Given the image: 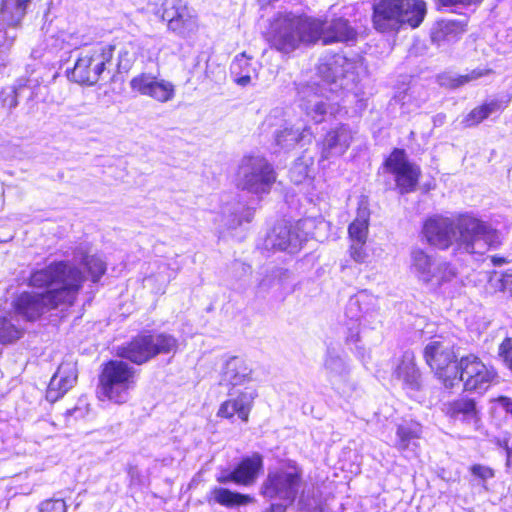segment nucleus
<instances>
[{
    "label": "nucleus",
    "mask_w": 512,
    "mask_h": 512,
    "mask_svg": "<svg viewBox=\"0 0 512 512\" xmlns=\"http://www.w3.org/2000/svg\"><path fill=\"white\" fill-rule=\"evenodd\" d=\"M54 430V424L48 420H40L33 425V433L37 441L50 437Z\"/></svg>",
    "instance_id": "obj_42"
},
{
    "label": "nucleus",
    "mask_w": 512,
    "mask_h": 512,
    "mask_svg": "<svg viewBox=\"0 0 512 512\" xmlns=\"http://www.w3.org/2000/svg\"><path fill=\"white\" fill-rule=\"evenodd\" d=\"M209 503H216L221 506L232 508L235 506L245 505L252 501L248 495H243L237 492H232L229 489L222 487H214L207 495Z\"/></svg>",
    "instance_id": "obj_31"
},
{
    "label": "nucleus",
    "mask_w": 512,
    "mask_h": 512,
    "mask_svg": "<svg viewBox=\"0 0 512 512\" xmlns=\"http://www.w3.org/2000/svg\"><path fill=\"white\" fill-rule=\"evenodd\" d=\"M492 262L494 265H502L503 263H505V259L494 256L492 257Z\"/></svg>",
    "instance_id": "obj_56"
},
{
    "label": "nucleus",
    "mask_w": 512,
    "mask_h": 512,
    "mask_svg": "<svg viewBox=\"0 0 512 512\" xmlns=\"http://www.w3.org/2000/svg\"><path fill=\"white\" fill-rule=\"evenodd\" d=\"M488 118L483 105L474 108L462 121L465 127H471Z\"/></svg>",
    "instance_id": "obj_46"
},
{
    "label": "nucleus",
    "mask_w": 512,
    "mask_h": 512,
    "mask_svg": "<svg viewBox=\"0 0 512 512\" xmlns=\"http://www.w3.org/2000/svg\"><path fill=\"white\" fill-rule=\"evenodd\" d=\"M327 381L338 394L348 396L354 390L351 380V367L348 361L336 350L328 349L324 360Z\"/></svg>",
    "instance_id": "obj_17"
},
{
    "label": "nucleus",
    "mask_w": 512,
    "mask_h": 512,
    "mask_svg": "<svg viewBox=\"0 0 512 512\" xmlns=\"http://www.w3.org/2000/svg\"><path fill=\"white\" fill-rule=\"evenodd\" d=\"M261 64L245 53L237 55L231 63L230 71L235 83L245 87L258 79Z\"/></svg>",
    "instance_id": "obj_24"
},
{
    "label": "nucleus",
    "mask_w": 512,
    "mask_h": 512,
    "mask_svg": "<svg viewBox=\"0 0 512 512\" xmlns=\"http://www.w3.org/2000/svg\"><path fill=\"white\" fill-rule=\"evenodd\" d=\"M52 39L53 46L59 50L75 49L85 42L84 36L75 27L60 29Z\"/></svg>",
    "instance_id": "obj_34"
},
{
    "label": "nucleus",
    "mask_w": 512,
    "mask_h": 512,
    "mask_svg": "<svg viewBox=\"0 0 512 512\" xmlns=\"http://www.w3.org/2000/svg\"><path fill=\"white\" fill-rule=\"evenodd\" d=\"M290 179L296 184H301L309 175V167L302 161L294 163L290 169Z\"/></svg>",
    "instance_id": "obj_43"
},
{
    "label": "nucleus",
    "mask_w": 512,
    "mask_h": 512,
    "mask_svg": "<svg viewBox=\"0 0 512 512\" xmlns=\"http://www.w3.org/2000/svg\"><path fill=\"white\" fill-rule=\"evenodd\" d=\"M263 128H275V143L281 150L289 151L296 145L310 142L312 132L301 119H295L282 109H274L263 122Z\"/></svg>",
    "instance_id": "obj_11"
},
{
    "label": "nucleus",
    "mask_w": 512,
    "mask_h": 512,
    "mask_svg": "<svg viewBox=\"0 0 512 512\" xmlns=\"http://www.w3.org/2000/svg\"><path fill=\"white\" fill-rule=\"evenodd\" d=\"M426 14V4L422 0H401L400 23L418 27Z\"/></svg>",
    "instance_id": "obj_32"
},
{
    "label": "nucleus",
    "mask_w": 512,
    "mask_h": 512,
    "mask_svg": "<svg viewBox=\"0 0 512 512\" xmlns=\"http://www.w3.org/2000/svg\"><path fill=\"white\" fill-rule=\"evenodd\" d=\"M287 506L288 505H286L284 503L272 504L270 506V508L268 510H266L265 512H285Z\"/></svg>",
    "instance_id": "obj_53"
},
{
    "label": "nucleus",
    "mask_w": 512,
    "mask_h": 512,
    "mask_svg": "<svg viewBox=\"0 0 512 512\" xmlns=\"http://www.w3.org/2000/svg\"><path fill=\"white\" fill-rule=\"evenodd\" d=\"M471 472L474 476L480 478L483 481L494 477V471L490 467L479 465V464L473 465L471 467Z\"/></svg>",
    "instance_id": "obj_49"
},
{
    "label": "nucleus",
    "mask_w": 512,
    "mask_h": 512,
    "mask_svg": "<svg viewBox=\"0 0 512 512\" xmlns=\"http://www.w3.org/2000/svg\"><path fill=\"white\" fill-rule=\"evenodd\" d=\"M375 297L367 291H360L350 297L345 307V340L347 344L360 342L362 327L370 324L375 317Z\"/></svg>",
    "instance_id": "obj_14"
},
{
    "label": "nucleus",
    "mask_w": 512,
    "mask_h": 512,
    "mask_svg": "<svg viewBox=\"0 0 512 512\" xmlns=\"http://www.w3.org/2000/svg\"><path fill=\"white\" fill-rule=\"evenodd\" d=\"M370 213L367 207H360L357 217L348 227V234L351 242H366L369 231Z\"/></svg>",
    "instance_id": "obj_35"
},
{
    "label": "nucleus",
    "mask_w": 512,
    "mask_h": 512,
    "mask_svg": "<svg viewBox=\"0 0 512 512\" xmlns=\"http://www.w3.org/2000/svg\"><path fill=\"white\" fill-rule=\"evenodd\" d=\"M114 48L107 44H96L82 49L74 67L67 71L68 78L78 84L92 86L96 84L111 62Z\"/></svg>",
    "instance_id": "obj_8"
},
{
    "label": "nucleus",
    "mask_w": 512,
    "mask_h": 512,
    "mask_svg": "<svg viewBox=\"0 0 512 512\" xmlns=\"http://www.w3.org/2000/svg\"><path fill=\"white\" fill-rule=\"evenodd\" d=\"M276 181L273 166L262 156L250 155L241 159L235 175L237 188L261 198L268 194Z\"/></svg>",
    "instance_id": "obj_6"
},
{
    "label": "nucleus",
    "mask_w": 512,
    "mask_h": 512,
    "mask_svg": "<svg viewBox=\"0 0 512 512\" xmlns=\"http://www.w3.org/2000/svg\"><path fill=\"white\" fill-rule=\"evenodd\" d=\"M77 380L75 365L70 362L62 363L56 373L50 380L46 398L50 402H55L70 390Z\"/></svg>",
    "instance_id": "obj_23"
},
{
    "label": "nucleus",
    "mask_w": 512,
    "mask_h": 512,
    "mask_svg": "<svg viewBox=\"0 0 512 512\" xmlns=\"http://www.w3.org/2000/svg\"><path fill=\"white\" fill-rule=\"evenodd\" d=\"M174 96L175 86L173 83L165 79H158L150 97L158 102L166 103L171 101Z\"/></svg>",
    "instance_id": "obj_39"
},
{
    "label": "nucleus",
    "mask_w": 512,
    "mask_h": 512,
    "mask_svg": "<svg viewBox=\"0 0 512 512\" xmlns=\"http://www.w3.org/2000/svg\"><path fill=\"white\" fill-rule=\"evenodd\" d=\"M137 370L122 360L107 362L99 377L97 397L115 404H124L136 387Z\"/></svg>",
    "instance_id": "obj_5"
},
{
    "label": "nucleus",
    "mask_w": 512,
    "mask_h": 512,
    "mask_svg": "<svg viewBox=\"0 0 512 512\" xmlns=\"http://www.w3.org/2000/svg\"><path fill=\"white\" fill-rule=\"evenodd\" d=\"M497 401L506 410L507 413H510L512 415V399L511 398L501 396L498 398Z\"/></svg>",
    "instance_id": "obj_52"
},
{
    "label": "nucleus",
    "mask_w": 512,
    "mask_h": 512,
    "mask_svg": "<svg viewBox=\"0 0 512 512\" xmlns=\"http://www.w3.org/2000/svg\"><path fill=\"white\" fill-rule=\"evenodd\" d=\"M422 428L420 424L416 422H409L399 425L397 428L398 441L396 447L406 457H412L417 455L418 440L421 436Z\"/></svg>",
    "instance_id": "obj_28"
},
{
    "label": "nucleus",
    "mask_w": 512,
    "mask_h": 512,
    "mask_svg": "<svg viewBox=\"0 0 512 512\" xmlns=\"http://www.w3.org/2000/svg\"><path fill=\"white\" fill-rule=\"evenodd\" d=\"M174 275L175 273L167 263L162 260H155L149 264L148 274L143 278V285L155 293H161L164 292L165 287Z\"/></svg>",
    "instance_id": "obj_27"
},
{
    "label": "nucleus",
    "mask_w": 512,
    "mask_h": 512,
    "mask_svg": "<svg viewBox=\"0 0 512 512\" xmlns=\"http://www.w3.org/2000/svg\"><path fill=\"white\" fill-rule=\"evenodd\" d=\"M355 36L354 30L343 18L330 23L319 18L292 11H278L270 19L265 38L272 48L290 54L302 44H323L348 41Z\"/></svg>",
    "instance_id": "obj_2"
},
{
    "label": "nucleus",
    "mask_w": 512,
    "mask_h": 512,
    "mask_svg": "<svg viewBox=\"0 0 512 512\" xmlns=\"http://www.w3.org/2000/svg\"><path fill=\"white\" fill-rule=\"evenodd\" d=\"M490 283L498 290L509 292L512 295V272H505L501 275L495 272L490 277Z\"/></svg>",
    "instance_id": "obj_41"
},
{
    "label": "nucleus",
    "mask_w": 512,
    "mask_h": 512,
    "mask_svg": "<svg viewBox=\"0 0 512 512\" xmlns=\"http://www.w3.org/2000/svg\"><path fill=\"white\" fill-rule=\"evenodd\" d=\"M162 19L167 22L168 30L184 38L198 29L196 14L183 0H165Z\"/></svg>",
    "instance_id": "obj_16"
},
{
    "label": "nucleus",
    "mask_w": 512,
    "mask_h": 512,
    "mask_svg": "<svg viewBox=\"0 0 512 512\" xmlns=\"http://www.w3.org/2000/svg\"><path fill=\"white\" fill-rule=\"evenodd\" d=\"M78 411H79V409H78V408H75V409H73V410H69L68 412H69V414H70L71 416H75V417H77V416H78Z\"/></svg>",
    "instance_id": "obj_57"
},
{
    "label": "nucleus",
    "mask_w": 512,
    "mask_h": 512,
    "mask_svg": "<svg viewBox=\"0 0 512 512\" xmlns=\"http://www.w3.org/2000/svg\"><path fill=\"white\" fill-rule=\"evenodd\" d=\"M387 169L395 175V181L402 194L415 189L420 169L410 163L403 150L395 149L385 161Z\"/></svg>",
    "instance_id": "obj_18"
},
{
    "label": "nucleus",
    "mask_w": 512,
    "mask_h": 512,
    "mask_svg": "<svg viewBox=\"0 0 512 512\" xmlns=\"http://www.w3.org/2000/svg\"><path fill=\"white\" fill-rule=\"evenodd\" d=\"M424 357L430 368L449 388V382L458 368L453 345L442 337H437L425 347Z\"/></svg>",
    "instance_id": "obj_15"
},
{
    "label": "nucleus",
    "mask_w": 512,
    "mask_h": 512,
    "mask_svg": "<svg viewBox=\"0 0 512 512\" xmlns=\"http://www.w3.org/2000/svg\"><path fill=\"white\" fill-rule=\"evenodd\" d=\"M483 107L488 117L500 112L503 109L502 103L498 100H491L489 102H486L483 104Z\"/></svg>",
    "instance_id": "obj_50"
},
{
    "label": "nucleus",
    "mask_w": 512,
    "mask_h": 512,
    "mask_svg": "<svg viewBox=\"0 0 512 512\" xmlns=\"http://www.w3.org/2000/svg\"><path fill=\"white\" fill-rule=\"evenodd\" d=\"M302 470L294 461H286L279 467L270 469L262 483L261 494L269 500L291 504L300 489Z\"/></svg>",
    "instance_id": "obj_7"
},
{
    "label": "nucleus",
    "mask_w": 512,
    "mask_h": 512,
    "mask_svg": "<svg viewBox=\"0 0 512 512\" xmlns=\"http://www.w3.org/2000/svg\"><path fill=\"white\" fill-rule=\"evenodd\" d=\"M254 212L239 202L228 203L222 210V222L228 229H235L243 223H249L253 218Z\"/></svg>",
    "instance_id": "obj_30"
},
{
    "label": "nucleus",
    "mask_w": 512,
    "mask_h": 512,
    "mask_svg": "<svg viewBox=\"0 0 512 512\" xmlns=\"http://www.w3.org/2000/svg\"><path fill=\"white\" fill-rule=\"evenodd\" d=\"M447 414L461 421H471L476 417L475 403L471 399H459L448 404Z\"/></svg>",
    "instance_id": "obj_36"
},
{
    "label": "nucleus",
    "mask_w": 512,
    "mask_h": 512,
    "mask_svg": "<svg viewBox=\"0 0 512 512\" xmlns=\"http://www.w3.org/2000/svg\"><path fill=\"white\" fill-rule=\"evenodd\" d=\"M39 512H67V505L63 499H48L40 503Z\"/></svg>",
    "instance_id": "obj_45"
},
{
    "label": "nucleus",
    "mask_w": 512,
    "mask_h": 512,
    "mask_svg": "<svg viewBox=\"0 0 512 512\" xmlns=\"http://www.w3.org/2000/svg\"><path fill=\"white\" fill-rule=\"evenodd\" d=\"M262 468L263 459L260 454L255 453L250 457L244 458L234 469L237 484L247 486L254 483Z\"/></svg>",
    "instance_id": "obj_29"
},
{
    "label": "nucleus",
    "mask_w": 512,
    "mask_h": 512,
    "mask_svg": "<svg viewBox=\"0 0 512 512\" xmlns=\"http://www.w3.org/2000/svg\"><path fill=\"white\" fill-rule=\"evenodd\" d=\"M410 260L411 273L419 282L431 288H442L457 279L454 266L445 261H438L423 249H413Z\"/></svg>",
    "instance_id": "obj_12"
},
{
    "label": "nucleus",
    "mask_w": 512,
    "mask_h": 512,
    "mask_svg": "<svg viewBox=\"0 0 512 512\" xmlns=\"http://www.w3.org/2000/svg\"><path fill=\"white\" fill-rule=\"evenodd\" d=\"M373 8V22L377 30L387 32L401 24V0H377Z\"/></svg>",
    "instance_id": "obj_19"
},
{
    "label": "nucleus",
    "mask_w": 512,
    "mask_h": 512,
    "mask_svg": "<svg viewBox=\"0 0 512 512\" xmlns=\"http://www.w3.org/2000/svg\"><path fill=\"white\" fill-rule=\"evenodd\" d=\"M352 140V132L346 125L330 130L320 145V161L343 155Z\"/></svg>",
    "instance_id": "obj_20"
},
{
    "label": "nucleus",
    "mask_w": 512,
    "mask_h": 512,
    "mask_svg": "<svg viewBox=\"0 0 512 512\" xmlns=\"http://www.w3.org/2000/svg\"><path fill=\"white\" fill-rule=\"evenodd\" d=\"M499 357L504 365L512 370V338H505L499 346Z\"/></svg>",
    "instance_id": "obj_47"
},
{
    "label": "nucleus",
    "mask_w": 512,
    "mask_h": 512,
    "mask_svg": "<svg viewBox=\"0 0 512 512\" xmlns=\"http://www.w3.org/2000/svg\"><path fill=\"white\" fill-rule=\"evenodd\" d=\"M25 332L21 318L12 310L0 308V344L7 345L18 341Z\"/></svg>",
    "instance_id": "obj_26"
},
{
    "label": "nucleus",
    "mask_w": 512,
    "mask_h": 512,
    "mask_svg": "<svg viewBox=\"0 0 512 512\" xmlns=\"http://www.w3.org/2000/svg\"><path fill=\"white\" fill-rule=\"evenodd\" d=\"M366 242H351L350 245V257L357 263H366L368 259L367 249L365 247Z\"/></svg>",
    "instance_id": "obj_44"
},
{
    "label": "nucleus",
    "mask_w": 512,
    "mask_h": 512,
    "mask_svg": "<svg viewBox=\"0 0 512 512\" xmlns=\"http://www.w3.org/2000/svg\"><path fill=\"white\" fill-rule=\"evenodd\" d=\"M506 454H507L506 465H507V467H511L512 466V448L510 449L509 447H506Z\"/></svg>",
    "instance_id": "obj_54"
},
{
    "label": "nucleus",
    "mask_w": 512,
    "mask_h": 512,
    "mask_svg": "<svg viewBox=\"0 0 512 512\" xmlns=\"http://www.w3.org/2000/svg\"><path fill=\"white\" fill-rule=\"evenodd\" d=\"M392 378L401 383L407 393L416 392L421 387L420 373L415 365V356L412 352L406 351L396 364Z\"/></svg>",
    "instance_id": "obj_21"
},
{
    "label": "nucleus",
    "mask_w": 512,
    "mask_h": 512,
    "mask_svg": "<svg viewBox=\"0 0 512 512\" xmlns=\"http://www.w3.org/2000/svg\"><path fill=\"white\" fill-rule=\"evenodd\" d=\"M255 390L245 389L235 398L224 401L217 412L218 417L231 419L235 415L243 422H247L256 397Z\"/></svg>",
    "instance_id": "obj_22"
},
{
    "label": "nucleus",
    "mask_w": 512,
    "mask_h": 512,
    "mask_svg": "<svg viewBox=\"0 0 512 512\" xmlns=\"http://www.w3.org/2000/svg\"><path fill=\"white\" fill-rule=\"evenodd\" d=\"M252 380V369L240 357L229 358L222 370V382L230 386L244 385Z\"/></svg>",
    "instance_id": "obj_25"
},
{
    "label": "nucleus",
    "mask_w": 512,
    "mask_h": 512,
    "mask_svg": "<svg viewBox=\"0 0 512 512\" xmlns=\"http://www.w3.org/2000/svg\"><path fill=\"white\" fill-rule=\"evenodd\" d=\"M496 377L494 368L485 365L477 356L468 355L460 359L458 368L449 382V388L463 383L466 391L482 393L491 386Z\"/></svg>",
    "instance_id": "obj_13"
},
{
    "label": "nucleus",
    "mask_w": 512,
    "mask_h": 512,
    "mask_svg": "<svg viewBox=\"0 0 512 512\" xmlns=\"http://www.w3.org/2000/svg\"><path fill=\"white\" fill-rule=\"evenodd\" d=\"M32 0H3L1 14L8 25L16 26L25 16Z\"/></svg>",
    "instance_id": "obj_33"
},
{
    "label": "nucleus",
    "mask_w": 512,
    "mask_h": 512,
    "mask_svg": "<svg viewBox=\"0 0 512 512\" xmlns=\"http://www.w3.org/2000/svg\"><path fill=\"white\" fill-rule=\"evenodd\" d=\"M97 283L107 270V263L98 253H93L87 244L77 246L72 261H55L32 272L30 286L47 288L45 293L23 292L13 302V313L25 321H35L45 312L72 306L83 287L85 276Z\"/></svg>",
    "instance_id": "obj_1"
},
{
    "label": "nucleus",
    "mask_w": 512,
    "mask_h": 512,
    "mask_svg": "<svg viewBox=\"0 0 512 512\" xmlns=\"http://www.w3.org/2000/svg\"><path fill=\"white\" fill-rule=\"evenodd\" d=\"M422 235L429 245L440 250L453 247L456 253L482 255L500 245L498 232L468 212L429 216L423 223Z\"/></svg>",
    "instance_id": "obj_3"
},
{
    "label": "nucleus",
    "mask_w": 512,
    "mask_h": 512,
    "mask_svg": "<svg viewBox=\"0 0 512 512\" xmlns=\"http://www.w3.org/2000/svg\"><path fill=\"white\" fill-rule=\"evenodd\" d=\"M317 224L322 222L314 218L300 219L294 224L278 223L266 236L264 246L267 250L296 253L310 236H314Z\"/></svg>",
    "instance_id": "obj_10"
},
{
    "label": "nucleus",
    "mask_w": 512,
    "mask_h": 512,
    "mask_svg": "<svg viewBox=\"0 0 512 512\" xmlns=\"http://www.w3.org/2000/svg\"><path fill=\"white\" fill-rule=\"evenodd\" d=\"M355 70L356 62L342 54L325 56L320 59L317 71L324 84L305 85L298 90L300 107L307 116L316 123H320L328 113L330 115L339 114L340 105L331 102L333 98L325 94L328 89L324 85H334V88L329 89L333 95L338 87L343 91H349L350 84L356 80Z\"/></svg>",
    "instance_id": "obj_4"
},
{
    "label": "nucleus",
    "mask_w": 512,
    "mask_h": 512,
    "mask_svg": "<svg viewBox=\"0 0 512 512\" xmlns=\"http://www.w3.org/2000/svg\"><path fill=\"white\" fill-rule=\"evenodd\" d=\"M445 116L443 114H438L434 117V124L441 125L443 124Z\"/></svg>",
    "instance_id": "obj_55"
},
{
    "label": "nucleus",
    "mask_w": 512,
    "mask_h": 512,
    "mask_svg": "<svg viewBox=\"0 0 512 512\" xmlns=\"http://www.w3.org/2000/svg\"><path fill=\"white\" fill-rule=\"evenodd\" d=\"M178 340L169 334H140L131 342L118 348L117 354L121 358L130 360L135 364H143L158 354L175 353Z\"/></svg>",
    "instance_id": "obj_9"
},
{
    "label": "nucleus",
    "mask_w": 512,
    "mask_h": 512,
    "mask_svg": "<svg viewBox=\"0 0 512 512\" xmlns=\"http://www.w3.org/2000/svg\"><path fill=\"white\" fill-rule=\"evenodd\" d=\"M158 79L159 78L153 74L141 73L131 79L130 87L133 91L150 97Z\"/></svg>",
    "instance_id": "obj_38"
},
{
    "label": "nucleus",
    "mask_w": 512,
    "mask_h": 512,
    "mask_svg": "<svg viewBox=\"0 0 512 512\" xmlns=\"http://www.w3.org/2000/svg\"><path fill=\"white\" fill-rule=\"evenodd\" d=\"M216 480L222 484H226L229 482L237 483V478L236 476H234V470L232 472H222L220 475L216 477Z\"/></svg>",
    "instance_id": "obj_51"
},
{
    "label": "nucleus",
    "mask_w": 512,
    "mask_h": 512,
    "mask_svg": "<svg viewBox=\"0 0 512 512\" xmlns=\"http://www.w3.org/2000/svg\"><path fill=\"white\" fill-rule=\"evenodd\" d=\"M490 73H491L490 69L476 68L464 75H458V76H453V77L452 76H442L440 78V84L450 87V88H457V87L465 85L469 82L475 81L481 77H484Z\"/></svg>",
    "instance_id": "obj_37"
},
{
    "label": "nucleus",
    "mask_w": 512,
    "mask_h": 512,
    "mask_svg": "<svg viewBox=\"0 0 512 512\" xmlns=\"http://www.w3.org/2000/svg\"><path fill=\"white\" fill-rule=\"evenodd\" d=\"M2 105L8 109L15 108L18 104L17 93L14 87L3 89L0 94Z\"/></svg>",
    "instance_id": "obj_48"
},
{
    "label": "nucleus",
    "mask_w": 512,
    "mask_h": 512,
    "mask_svg": "<svg viewBox=\"0 0 512 512\" xmlns=\"http://www.w3.org/2000/svg\"><path fill=\"white\" fill-rule=\"evenodd\" d=\"M463 32L462 26L455 21H443L438 24L437 31L434 32L433 38L436 40L446 39L451 41Z\"/></svg>",
    "instance_id": "obj_40"
}]
</instances>
